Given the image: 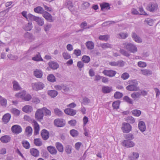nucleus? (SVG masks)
I'll return each mask as SVG.
<instances>
[{"label":"nucleus","mask_w":160,"mask_h":160,"mask_svg":"<svg viewBox=\"0 0 160 160\" xmlns=\"http://www.w3.org/2000/svg\"><path fill=\"white\" fill-rule=\"evenodd\" d=\"M41 135L44 140H46L49 138V134L48 132L46 130L43 129L41 132Z\"/></svg>","instance_id":"14"},{"label":"nucleus","mask_w":160,"mask_h":160,"mask_svg":"<svg viewBox=\"0 0 160 160\" xmlns=\"http://www.w3.org/2000/svg\"><path fill=\"white\" fill-rule=\"evenodd\" d=\"M129 84L126 88V89L130 91H138L139 88L138 87V82L136 80H129L128 81Z\"/></svg>","instance_id":"1"},{"label":"nucleus","mask_w":160,"mask_h":160,"mask_svg":"<svg viewBox=\"0 0 160 160\" xmlns=\"http://www.w3.org/2000/svg\"><path fill=\"white\" fill-rule=\"evenodd\" d=\"M54 112L55 114L59 116H61L63 114V112L58 108L54 109Z\"/></svg>","instance_id":"53"},{"label":"nucleus","mask_w":160,"mask_h":160,"mask_svg":"<svg viewBox=\"0 0 160 160\" xmlns=\"http://www.w3.org/2000/svg\"><path fill=\"white\" fill-rule=\"evenodd\" d=\"M86 45L88 49L89 50L93 49L94 46V43L91 41L87 42L86 43Z\"/></svg>","instance_id":"34"},{"label":"nucleus","mask_w":160,"mask_h":160,"mask_svg":"<svg viewBox=\"0 0 160 160\" xmlns=\"http://www.w3.org/2000/svg\"><path fill=\"white\" fill-rule=\"evenodd\" d=\"M34 11L38 13H42L44 12L43 8L40 6H38L34 8Z\"/></svg>","instance_id":"41"},{"label":"nucleus","mask_w":160,"mask_h":160,"mask_svg":"<svg viewBox=\"0 0 160 160\" xmlns=\"http://www.w3.org/2000/svg\"><path fill=\"white\" fill-rule=\"evenodd\" d=\"M32 122L34 126V135H37L39 133V131L40 130L39 126L37 122L35 120H33Z\"/></svg>","instance_id":"12"},{"label":"nucleus","mask_w":160,"mask_h":160,"mask_svg":"<svg viewBox=\"0 0 160 160\" xmlns=\"http://www.w3.org/2000/svg\"><path fill=\"white\" fill-rule=\"evenodd\" d=\"M28 18L31 20L35 21L37 24L40 26H42L44 24V22L43 18L36 17L31 14H29L28 15Z\"/></svg>","instance_id":"3"},{"label":"nucleus","mask_w":160,"mask_h":160,"mask_svg":"<svg viewBox=\"0 0 160 160\" xmlns=\"http://www.w3.org/2000/svg\"><path fill=\"white\" fill-rule=\"evenodd\" d=\"M124 137L127 140H131L134 138L133 135L132 133L125 134L124 135Z\"/></svg>","instance_id":"42"},{"label":"nucleus","mask_w":160,"mask_h":160,"mask_svg":"<svg viewBox=\"0 0 160 160\" xmlns=\"http://www.w3.org/2000/svg\"><path fill=\"white\" fill-rule=\"evenodd\" d=\"M110 38V36L108 35H100L99 36L98 38L100 40L104 41H107Z\"/></svg>","instance_id":"43"},{"label":"nucleus","mask_w":160,"mask_h":160,"mask_svg":"<svg viewBox=\"0 0 160 160\" xmlns=\"http://www.w3.org/2000/svg\"><path fill=\"white\" fill-rule=\"evenodd\" d=\"M90 6V3L87 2H84L82 4L81 7L82 8L84 9H86Z\"/></svg>","instance_id":"60"},{"label":"nucleus","mask_w":160,"mask_h":160,"mask_svg":"<svg viewBox=\"0 0 160 160\" xmlns=\"http://www.w3.org/2000/svg\"><path fill=\"white\" fill-rule=\"evenodd\" d=\"M138 127L139 129L142 132L145 131L146 129V126L145 122L142 121L139 122Z\"/></svg>","instance_id":"20"},{"label":"nucleus","mask_w":160,"mask_h":160,"mask_svg":"<svg viewBox=\"0 0 160 160\" xmlns=\"http://www.w3.org/2000/svg\"><path fill=\"white\" fill-rule=\"evenodd\" d=\"M120 104L119 101H117L113 102L112 106L114 109H118L119 108V106Z\"/></svg>","instance_id":"51"},{"label":"nucleus","mask_w":160,"mask_h":160,"mask_svg":"<svg viewBox=\"0 0 160 160\" xmlns=\"http://www.w3.org/2000/svg\"><path fill=\"white\" fill-rule=\"evenodd\" d=\"M102 73L106 76L109 77H112L115 76L116 73V72L115 71L111 70H105L103 71Z\"/></svg>","instance_id":"11"},{"label":"nucleus","mask_w":160,"mask_h":160,"mask_svg":"<svg viewBox=\"0 0 160 160\" xmlns=\"http://www.w3.org/2000/svg\"><path fill=\"white\" fill-rule=\"evenodd\" d=\"M43 112L44 113L46 116H50L51 115V111L46 108H42Z\"/></svg>","instance_id":"48"},{"label":"nucleus","mask_w":160,"mask_h":160,"mask_svg":"<svg viewBox=\"0 0 160 160\" xmlns=\"http://www.w3.org/2000/svg\"><path fill=\"white\" fill-rule=\"evenodd\" d=\"M132 113L134 115L137 117H138L141 115V112L139 110H133L132 111Z\"/></svg>","instance_id":"54"},{"label":"nucleus","mask_w":160,"mask_h":160,"mask_svg":"<svg viewBox=\"0 0 160 160\" xmlns=\"http://www.w3.org/2000/svg\"><path fill=\"white\" fill-rule=\"evenodd\" d=\"M24 38L30 42H32L34 40V38L32 34L28 32H26L24 34Z\"/></svg>","instance_id":"18"},{"label":"nucleus","mask_w":160,"mask_h":160,"mask_svg":"<svg viewBox=\"0 0 160 160\" xmlns=\"http://www.w3.org/2000/svg\"><path fill=\"white\" fill-rule=\"evenodd\" d=\"M122 129L123 132L128 133L131 131V126L129 124L124 122L122 124Z\"/></svg>","instance_id":"9"},{"label":"nucleus","mask_w":160,"mask_h":160,"mask_svg":"<svg viewBox=\"0 0 160 160\" xmlns=\"http://www.w3.org/2000/svg\"><path fill=\"white\" fill-rule=\"evenodd\" d=\"M55 146L58 150L60 152H62L63 151V147L62 145L59 142H57Z\"/></svg>","instance_id":"35"},{"label":"nucleus","mask_w":160,"mask_h":160,"mask_svg":"<svg viewBox=\"0 0 160 160\" xmlns=\"http://www.w3.org/2000/svg\"><path fill=\"white\" fill-rule=\"evenodd\" d=\"M139 156V154L138 152H133L132 154L129 156V159L130 160L137 159L138 158Z\"/></svg>","instance_id":"39"},{"label":"nucleus","mask_w":160,"mask_h":160,"mask_svg":"<svg viewBox=\"0 0 160 160\" xmlns=\"http://www.w3.org/2000/svg\"><path fill=\"white\" fill-rule=\"evenodd\" d=\"M141 94L139 92H135L132 93L131 96L135 100H138L140 98Z\"/></svg>","instance_id":"22"},{"label":"nucleus","mask_w":160,"mask_h":160,"mask_svg":"<svg viewBox=\"0 0 160 160\" xmlns=\"http://www.w3.org/2000/svg\"><path fill=\"white\" fill-rule=\"evenodd\" d=\"M11 112L14 115L18 116L20 113V111L16 108H13L11 109Z\"/></svg>","instance_id":"59"},{"label":"nucleus","mask_w":160,"mask_h":160,"mask_svg":"<svg viewBox=\"0 0 160 160\" xmlns=\"http://www.w3.org/2000/svg\"><path fill=\"white\" fill-rule=\"evenodd\" d=\"M100 7L101 10L103 11H105V10H109L110 8L109 4L106 2L101 4Z\"/></svg>","instance_id":"29"},{"label":"nucleus","mask_w":160,"mask_h":160,"mask_svg":"<svg viewBox=\"0 0 160 160\" xmlns=\"http://www.w3.org/2000/svg\"><path fill=\"white\" fill-rule=\"evenodd\" d=\"M122 144L123 146L127 148L133 147L135 145V144L133 141L128 140H125L123 141Z\"/></svg>","instance_id":"8"},{"label":"nucleus","mask_w":160,"mask_h":160,"mask_svg":"<svg viewBox=\"0 0 160 160\" xmlns=\"http://www.w3.org/2000/svg\"><path fill=\"white\" fill-rule=\"evenodd\" d=\"M90 102V100L86 97L83 98L82 103L85 105L89 103Z\"/></svg>","instance_id":"56"},{"label":"nucleus","mask_w":160,"mask_h":160,"mask_svg":"<svg viewBox=\"0 0 160 160\" xmlns=\"http://www.w3.org/2000/svg\"><path fill=\"white\" fill-rule=\"evenodd\" d=\"M100 47L103 49H106L108 48H112V45L108 43H100Z\"/></svg>","instance_id":"24"},{"label":"nucleus","mask_w":160,"mask_h":160,"mask_svg":"<svg viewBox=\"0 0 160 160\" xmlns=\"http://www.w3.org/2000/svg\"><path fill=\"white\" fill-rule=\"evenodd\" d=\"M23 146L26 149H28L30 148V145L28 142L27 141L22 142Z\"/></svg>","instance_id":"57"},{"label":"nucleus","mask_w":160,"mask_h":160,"mask_svg":"<svg viewBox=\"0 0 160 160\" xmlns=\"http://www.w3.org/2000/svg\"><path fill=\"white\" fill-rule=\"evenodd\" d=\"M32 59L34 61L38 62V61H42L43 59L41 58L40 54L39 53L36 54L35 56L32 58Z\"/></svg>","instance_id":"27"},{"label":"nucleus","mask_w":160,"mask_h":160,"mask_svg":"<svg viewBox=\"0 0 160 160\" xmlns=\"http://www.w3.org/2000/svg\"><path fill=\"white\" fill-rule=\"evenodd\" d=\"M70 134L73 137L77 136L78 134V132L74 129H72L70 131Z\"/></svg>","instance_id":"62"},{"label":"nucleus","mask_w":160,"mask_h":160,"mask_svg":"<svg viewBox=\"0 0 160 160\" xmlns=\"http://www.w3.org/2000/svg\"><path fill=\"white\" fill-rule=\"evenodd\" d=\"M109 64L112 66L123 67L124 65V62L122 61H120L117 62H109Z\"/></svg>","instance_id":"15"},{"label":"nucleus","mask_w":160,"mask_h":160,"mask_svg":"<svg viewBox=\"0 0 160 160\" xmlns=\"http://www.w3.org/2000/svg\"><path fill=\"white\" fill-rule=\"evenodd\" d=\"M44 114L42 108L38 109L36 111L35 117L36 119L41 121L43 119Z\"/></svg>","instance_id":"6"},{"label":"nucleus","mask_w":160,"mask_h":160,"mask_svg":"<svg viewBox=\"0 0 160 160\" xmlns=\"http://www.w3.org/2000/svg\"><path fill=\"white\" fill-rule=\"evenodd\" d=\"M64 112L66 114L72 116L75 115L77 112L76 110L69 108L65 109Z\"/></svg>","instance_id":"13"},{"label":"nucleus","mask_w":160,"mask_h":160,"mask_svg":"<svg viewBox=\"0 0 160 160\" xmlns=\"http://www.w3.org/2000/svg\"><path fill=\"white\" fill-rule=\"evenodd\" d=\"M65 5L70 10L72 11L73 10V5L72 2L70 0H66Z\"/></svg>","instance_id":"25"},{"label":"nucleus","mask_w":160,"mask_h":160,"mask_svg":"<svg viewBox=\"0 0 160 160\" xmlns=\"http://www.w3.org/2000/svg\"><path fill=\"white\" fill-rule=\"evenodd\" d=\"M13 87L14 89L16 90H18L21 89V87L19 85L18 83L15 81L13 82Z\"/></svg>","instance_id":"47"},{"label":"nucleus","mask_w":160,"mask_h":160,"mask_svg":"<svg viewBox=\"0 0 160 160\" xmlns=\"http://www.w3.org/2000/svg\"><path fill=\"white\" fill-rule=\"evenodd\" d=\"M48 93L51 97L54 98L57 95L58 92L55 90H51L48 91Z\"/></svg>","instance_id":"33"},{"label":"nucleus","mask_w":160,"mask_h":160,"mask_svg":"<svg viewBox=\"0 0 160 160\" xmlns=\"http://www.w3.org/2000/svg\"><path fill=\"white\" fill-rule=\"evenodd\" d=\"M7 104V100L0 95V104L3 107H6Z\"/></svg>","instance_id":"38"},{"label":"nucleus","mask_w":160,"mask_h":160,"mask_svg":"<svg viewBox=\"0 0 160 160\" xmlns=\"http://www.w3.org/2000/svg\"><path fill=\"white\" fill-rule=\"evenodd\" d=\"M90 57L84 55L82 56V60L83 62L85 63H88L90 61Z\"/></svg>","instance_id":"46"},{"label":"nucleus","mask_w":160,"mask_h":160,"mask_svg":"<svg viewBox=\"0 0 160 160\" xmlns=\"http://www.w3.org/2000/svg\"><path fill=\"white\" fill-rule=\"evenodd\" d=\"M11 130L13 132L16 134H19L22 131L21 127L17 125L13 126L11 128Z\"/></svg>","instance_id":"10"},{"label":"nucleus","mask_w":160,"mask_h":160,"mask_svg":"<svg viewBox=\"0 0 160 160\" xmlns=\"http://www.w3.org/2000/svg\"><path fill=\"white\" fill-rule=\"evenodd\" d=\"M124 100L130 104H133V101L131 99L127 96H125L124 97Z\"/></svg>","instance_id":"63"},{"label":"nucleus","mask_w":160,"mask_h":160,"mask_svg":"<svg viewBox=\"0 0 160 160\" xmlns=\"http://www.w3.org/2000/svg\"><path fill=\"white\" fill-rule=\"evenodd\" d=\"M120 52L122 55L127 57H128L130 55V54L128 52L124 49H120Z\"/></svg>","instance_id":"55"},{"label":"nucleus","mask_w":160,"mask_h":160,"mask_svg":"<svg viewBox=\"0 0 160 160\" xmlns=\"http://www.w3.org/2000/svg\"><path fill=\"white\" fill-rule=\"evenodd\" d=\"M62 56L65 59L67 60L70 59L71 56L70 54L67 52H64L62 54Z\"/></svg>","instance_id":"52"},{"label":"nucleus","mask_w":160,"mask_h":160,"mask_svg":"<svg viewBox=\"0 0 160 160\" xmlns=\"http://www.w3.org/2000/svg\"><path fill=\"white\" fill-rule=\"evenodd\" d=\"M124 48L130 52L134 53L136 52L138 50L136 46L131 43L126 42L123 44Z\"/></svg>","instance_id":"2"},{"label":"nucleus","mask_w":160,"mask_h":160,"mask_svg":"<svg viewBox=\"0 0 160 160\" xmlns=\"http://www.w3.org/2000/svg\"><path fill=\"white\" fill-rule=\"evenodd\" d=\"M11 118V114L9 113H7L3 116L2 120L4 123L6 124L9 121Z\"/></svg>","instance_id":"19"},{"label":"nucleus","mask_w":160,"mask_h":160,"mask_svg":"<svg viewBox=\"0 0 160 160\" xmlns=\"http://www.w3.org/2000/svg\"><path fill=\"white\" fill-rule=\"evenodd\" d=\"M32 23L31 22H29L26 24L24 27V29L26 31H30L32 29Z\"/></svg>","instance_id":"45"},{"label":"nucleus","mask_w":160,"mask_h":160,"mask_svg":"<svg viewBox=\"0 0 160 160\" xmlns=\"http://www.w3.org/2000/svg\"><path fill=\"white\" fill-rule=\"evenodd\" d=\"M10 137L8 135H5L1 137L0 140L3 143H7L10 140Z\"/></svg>","instance_id":"26"},{"label":"nucleus","mask_w":160,"mask_h":160,"mask_svg":"<svg viewBox=\"0 0 160 160\" xmlns=\"http://www.w3.org/2000/svg\"><path fill=\"white\" fill-rule=\"evenodd\" d=\"M141 72L142 74L144 75L148 76L151 75L152 72L150 70L145 69H143L141 70Z\"/></svg>","instance_id":"40"},{"label":"nucleus","mask_w":160,"mask_h":160,"mask_svg":"<svg viewBox=\"0 0 160 160\" xmlns=\"http://www.w3.org/2000/svg\"><path fill=\"white\" fill-rule=\"evenodd\" d=\"M158 8V5L156 3L152 2L147 5L146 9L150 12H153L156 10Z\"/></svg>","instance_id":"5"},{"label":"nucleus","mask_w":160,"mask_h":160,"mask_svg":"<svg viewBox=\"0 0 160 160\" xmlns=\"http://www.w3.org/2000/svg\"><path fill=\"white\" fill-rule=\"evenodd\" d=\"M32 128L30 126L27 127L25 129V133L27 136L29 137L32 134Z\"/></svg>","instance_id":"36"},{"label":"nucleus","mask_w":160,"mask_h":160,"mask_svg":"<svg viewBox=\"0 0 160 160\" xmlns=\"http://www.w3.org/2000/svg\"><path fill=\"white\" fill-rule=\"evenodd\" d=\"M8 57L9 59L13 60H16L18 58V57L17 56L11 54L8 55Z\"/></svg>","instance_id":"58"},{"label":"nucleus","mask_w":160,"mask_h":160,"mask_svg":"<svg viewBox=\"0 0 160 160\" xmlns=\"http://www.w3.org/2000/svg\"><path fill=\"white\" fill-rule=\"evenodd\" d=\"M49 66L53 69H56L58 67V64L54 62H49Z\"/></svg>","instance_id":"37"},{"label":"nucleus","mask_w":160,"mask_h":160,"mask_svg":"<svg viewBox=\"0 0 160 160\" xmlns=\"http://www.w3.org/2000/svg\"><path fill=\"white\" fill-rule=\"evenodd\" d=\"M34 74L37 78H41L42 76V71L38 69H36L34 72Z\"/></svg>","instance_id":"32"},{"label":"nucleus","mask_w":160,"mask_h":160,"mask_svg":"<svg viewBox=\"0 0 160 160\" xmlns=\"http://www.w3.org/2000/svg\"><path fill=\"white\" fill-rule=\"evenodd\" d=\"M144 22L150 26H152L153 24V20L151 19L147 18L145 20Z\"/></svg>","instance_id":"64"},{"label":"nucleus","mask_w":160,"mask_h":160,"mask_svg":"<svg viewBox=\"0 0 160 160\" xmlns=\"http://www.w3.org/2000/svg\"><path fill=\"white\" fill-rule=\"evenodd\" d=\"M47 79L51 82H54L56 81L55 77L52 74H49L47 77Z\"/></svg>","instance_id":"50"},{"label":"nucleus","mask_w":160,"mask_h":160,"mask_svg":"<svg viewBox=\"0 0 160 160\" xmlns=\"http://www.w3.org/2000/svg\"><path fill=\"white\" fill-rule=\"evenodd\" d=\"M33 108L32 107L29 105H26L22 108L23 111L28 113L31 112Z\"/></svg>","instance_id":"21"},{"label":"nucleus","mask_w":160,"mask_h":160,"mask_svg":"<svg viewBox=\"0 0 160 160\" xmlns=\"http://www.w3.org/2000/svg\"><path fill=\"white\" fill-rule=\"evenodd\" d=\"M128 35L127 32H121L117 34L116 37L120 39H124L126 38Z\"/></svg>","instance_id":"23"},{"label":"nucleus","mask_w":160,"mask_h":160,"mask_svg":"<svg viewBox=\"0 0 160 160\" xmlns=\"http://www.w3.org/2000/svg\"><path fill=\"white\" fill-rule=\"evenodd\" d=\"M31 86L32 89L36 91L42 89L44 87V84L40 82L32 83Z\"/></svg>","instance_id":"4"},{"label":"nucleus","mask_w":160,"mask_h":160,"mask_svg":"<svg viewBox=\"0 0 160 160\" xmlns=\"http://www.w3.org/2000/svg\"><path fill=\"white\" fill-rule=\"evenodd\" d=\"M30 152L31 154L35 157H38L39 155V152L36 149L32 148Z\"/></svg>","instance_id":"31"},{"label":"nucleus","mask_w":160,"mask_h":160,"mask_svg":"<svg viewBox=\"0 0 160 160\" xmlns=\"http://www.w3.org/2000/svg\"><path fill=\"white\" fill-rule=\"evenodd\" d=\"M112 90L111 87L108 86H103L102 87V90L104 93H108L110 92Z\"/></svg>","instance_id":"30"},{"label":"nucleus","mask_w":160,"mask_h":160,"mask_svg":"<svg viewBox=\"0 0 160 160\" xmlns=\"http://www.w3.org/2000/svg\"><path fill=\"white\" fill-rule=\"evenodd\" d=\"M54 123L55 126L58 127H61L65 125V122L62 119L58 118L54 120Z\"/></svg>","instance_id":"7"},{"label":"nucleus","mask_w":160,"mask_h":160,"mask_svg":"<svg viewBox=\"0 0 160 160\" xmlns=\"http://www.w3.org/2000/svg\"><path fill=\"white\" fill-rule=\"evenodd\" d=\"M123 94L122 93L118 92H116L114 94V98L117 99H119L121 98Z\"/></svg>","instance_id":"61"},{"label":"nucleus","mask_w":160,"mask_h":160,"mask_svg":"<svg viewBox=\"0 0 160 160\" xmlns=\"http://www.w3.org/2000/svg\"><path fill=\"white\" fill-rule=\"evenodd\" d=\"M34 144L38 146H41L42 144V142L40 138L35 139L34 140Z\"/></svg>","instance_id":"44"},{"label":"nucleus","mask_w":160,"mask_h":160,"mask_svg":"<svg viewBox=\"0 0 160 160\" xmlns=\"http://www.w3.org/2000/svg\"><path fill=\"white\" fill-rule=\"evenodd\" d=\"M26 92L23 91L21 92L17 93L15 95V96L17 98H21L23 99L24 96L26 94Z\"/></svg>","instance_id":"49"},{"label":"nucleus","mask_w":160,"mask_h":160,"mask_svg":"<svg viewBox=\"0 0 160 160\" xmlns=\"http://www.w3.org/2000/svg\"><path fill=\"white\" fill-rule=\"evenodd\" d=\"M47 149L52 154H55L57 153V150L54 147L50 146L47 147Z\"/></svg>","instance_id":"28"},{"label":"nucleus","mask_w":160,"mask_h":160,"mask_svg":"<svg viewBox=\"0 0 160 160\" xmlns=\"http://www.w3.org/2000/svg\"><path fill=\"white\" fill-rule=\"evenodd\" d=\"M43 16L46 20L49 22H52L53 21L52 16L49 13L45 11L43 14Z\"/></svg>","instance_id":"16"},{"label":"nucleus","mask_w":160,"mask_h":160,"mask_svg":"<svg viewBox=\"0 0 160 160\" xmlns=\"http://www.w3.org/2000/svg\"><path fill=\"white\" fill-rule=\"evenodd\" d=\"M131 36L133 40L136 42L138 43L142 42V41L141 38L135 32H132V33Z\"/></svg>","instance_id":"17"}]
</instances>
